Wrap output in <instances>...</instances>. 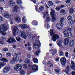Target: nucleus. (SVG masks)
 <instances>
[{
  "label": "nucleus",
  "instance_id": "nucleus-41",
  "mask_svg": "<svg viewBox=\"0 0 75 75\" xmlns=\"http://www.w3.org/2000/svg\"><path fill=\"white\" fill-rule=\"evenodd\" d=\"M74 9L72 8H71V9L69 11V12L70 14H72L74 12Z\"/></svg>",
  "mask_w": 75,
  "mask_h": 75
},
{
  "label": "nucleus",
  "instance_id": "nucleus-6",
  "mask_svg": "<svg viewBox=\"0 0 75 75\" xmlns=\"http://www.w3.org/2000/svg\"><path fill=\"white\" fill-rule=\"evenodd\" d=\"M17 54H15L14 55V56L13 58V59L12 60H11L10 62V63L11 64H14V63L15 62V61L17 62L18 60V58H17V57H16H16H17Z\"/></svg>",
  "mask_w": 75,
  "mask_h": 75
},
{
  "label": "nucleus",
  "instance_id": "nucleus-3",
  "mask_svg": "<svg viewBox=\"0 0 75 75\" xmlns=\"http://www.w3.org/2000/svg\"><path fill=\"white\" fill-rule=\"evenodd\" d=\"M17 35L19 37H21L22 38L24 39H27V36L25 35V32L24 31H19L17 33Z\"/></svg>",
  "mask_w": 75,
  "mask_h": 75
},
{
  "label": "nucleus",
  "instance_id": "nucleus-12",
  "mask_svg": "<svg viewBox=\"0 0 75 75\" xmlns=\"http://www.w3.org/2000/svg\"><path fill=\"white\" fill-rule=\"evenodd\" d=\"M17 31H18V29L17 27L15 26L13 31V34L14 36H16V35H17L16 33Z\"/></svg>",
  "mask_w": 75,
  "mask_h": 75
},
{
  "label": "nucleus",
  "instance_id": "nucleus-32",
  "mask_svg": "<svg viewBox=\"0 0 75 75\" xmlns=\"http://www.w3.org/2000/svg\"><path fill=\"white\" fill-rule=\"evenodd\" d=\"M63 33L64 35H65L64 37H65L68 34V31L67 30H64Z\"/></svg>",
  "mask_w": 75,
  "mask_h": 75
},
{
  "label": "nucleus",
  "instance_id": "nucleus-42",
  "mask_svg": "<svg viewBox=\"0 0 75 75\" xmlns=\"http://www.w3.org/2000/svg\"><path fill=\"white\" fill-rule=\"evenodd\" d=\"M16 39L17 41H18V42H20V41L21 40V38H20V37H16Z\"/></svg>",
  "mask_w": 75,
  "mask_h": 75
},
{
  "label": "nucleus",
  "instance_id": "nucleus-5",
  "mask_svg": "<svg viewBox=\"0 0 75 75\" xmlns=\"http://www.w3.org/2000/svg\"><path fill=\"white\" fill-rule=\"evenodd\" d=\"M41 45L40 41L38 40L35 41V43L33 44V46L35 48L37 49Z\"/></svg>",
  "mask_w": 75,
  "mask_h": 75
},
{
  "label": "nucleus",
  "instance_id": "nucleus-28",
  "mask_svg": "<svg viewBox=\"0 0 75 75\" xmlns=\"http://www.w3.org/2000/svg\"><path fill=\"white\" fill-rule=\"evenodd\" d=\"M66 73L67 74L68 72H69V66H67V67L65 71Z\"/></svg>",
  "mask_w": 75,
  "mask_h": 75
},
{
  "label": "nucleus",
  "instance_id": "nucleus-49",
  "mask_svg": "<svg viewBox=\"0 0 75 75\" xmlns=\"http://www.w3.org/2000/svg\"><path fill=\"white\" fill-rule=\"evenodd\" d=\"M16 54H17V56H16V58H18V57H17L18 55H21V53H19L18 54V53H16Z\"/></svg>",
  "mask_w": 75,
  "mask_h": 75
},
{
  "label": "nucleus",
  "instance_id": "nucleus-53",
  "mask_svg": "<svg viewBox=\"0 0 75 75\" xmlns=\"http://www.w3.org/2000/svg\"><path fill=\"white\" fill-rule=\"evenodd\" d=\"M2 51H3L5 52L8 51V49L6 48H4L2 50Z\"/></svg>",
  "mask_w": 75,
  "mask_h": 75
},
{
  "label": "nucleus",
  "instance_id": "nucleus-43",
  "mask_svg": "<svg viewBox=\"0 0 75 75\" xmlns=\"http://www.w3.org/2000/svg\"><path fill=\"white\" fill-rule=\"evenodd\" d=\"M14 4V2L12 0H10V6H13V4Z\"/></svg>",
  "mask_w": 75,
  "mask_h": 75
},
{
  "label": "nucleus",
  "instance_id": "nucleus-20",
  "mask_svg": "<svg viewBox=\"0 0 75 75\" xmlns=\"http://www.w3.org/2000/svg\"><path fill=\"white\" fill-rule=\"evenodd\" d=\"M3 16L6 18H9V14L8 13H4Z\"/></svg>",
  "mask_w": 75,
  "mask_h": 75
},
{
  "label": "nucleus",
  "instance_id": "nucleus-31",
  "mask_svg": "<svg viewBox=\"0 0 75 75\" xmlns=\"http://www.w3.org/2000/svg\"><path fill=\"white\" fill-rule=\"evenodd\" d=\"M1 61L2 62H7V60L6 58H2L1 59Z\"/></svg>",
  "mask_w": 75,
  "mask_h": 75
},
{
  "label": "nucleus",
  "instance_id": "nucleus-48",
  "mask_svg": "<svg viewBox=\"0 0 75 75\" xmlns=\"http://www.w3.org/2000/svg\"><path fill=\"white\" fill-rule=\"evenodd\" d=\"M55 9L57 11H59L60 10V7H57Z\"/></svg>",
  "mask_w": 75,
  "mask_h": 75
},
{
  "label": "nucleus",
  "instance_id": "nucleus-7",
  "mask_svg": "<svg viewBox=\"0 0 75 75\" xmlns=\"http://www.w3.org/2000/svg\"><path fill=\"white\" fill-rule=\"evenodd\" d=\"M19 27L22 29H23V28H27L29 27V25L25 24H23L20 25Z\"/></svg>",
  "mask_w": 75,
  "mask_h": 75
},
{
  "label": "nucleus",
  "instance_id": "nucleus-11",
  "mask_svg": "<svg viewBox=\"0 0 75 75\" xmlns=\"http://www.w3.org/2000/svg\"><path fill=\"white\" fill-rule=\"evenodd\" d=\"M32 69L34 71H37L38 69V65L35 64H34L32 67Z\"/></svg>",
  "mask_w": 75,
  "mask_h": 75
},
{
  "label": "nucleus",
  "instance_id": "nucleus-16",
  "mask_svg": "<svg viewBox=\"0 0 75 75\" xmlns=\"http://www.w3.org/2000/svg\"><path fill=\"white\" fill-rule=\"evenodd\" d=\"M52 17L51 21L52 22H54L55 21L57 20V18L56 17V16L54 15V16H51Z\"/></svg>",
  "mask_w": 75,
  "mask_h": 75
},
{
  "label": "nucleus",
  "instance_id": "nucleus-55",
  "mask_svg": "<svg viewBox=\"0 0 75 75\" xmlns=\"http://www.w3.org/2000/svg\"><path fill=\"white\" fill-rule=\"evenodd\" d=\"M66 3H70V0H66Z\"/></svg>",
  "mask_w": 75,
  "mask_h": 75
},
{
  "label": "nucleus",
  "instance_id": "nucleus-37",
  "mask_svg": "<svg viewBox=\"0 0 75 75\" xmlns=\"http://www.w3.org/2000/svg\"><path fill=\"white\" fill-rule=\"evenodd\" d=\"M71 64L73 66V67L72 66L71 67L72 69H73V68H74V67H75V63H74V62L73 61H72L71 62Z\"/></svg>",
  "mask_w": 75,
  "mask_h": 75
},
{
  "label": "nucleus",
  "instance_id": "nucleus-62",
  "mask_svg": "<svg viewBox=\"0 0 75 75\" xmlns=\"http://www.w3.org/2000/svg\"><path fill=\"white\" fill-rule=\"evenodd\" d=\"M20 11L19 10H17L16 13H20Z\"/></svg>",
  "mask_w": 75,
  "mask_h": 75
},
{
  "label": "nucleus",
  "instance_id": "nucleus-17",
  "mask_svg": "<svg viewBox=\"0 0 75 75\" xmlns=\"http://www.w3.org/2000/svg\"><path fill=\"white\" fill-rule=\"evenodd\" d=\"M74 21L73 20H71L70 22H69V24L71 26V27H74Z\"/></svg>",
  "mask_w": 75,
  "mask_h": 75
},
{
  "label": "nucleus",
  "instance_id": "nucleus-1",
  "mask_svg": "<svg viewBox=\"0 0 75 75\" xmlns=\"http://www.w3.org/2000/svg\"><path fill=\"white\" fill-rule=\"evenodd\" d=\"M7 25L5 24H2L0 26V33H2V35L4 36L6 35V33L4 32L6 31L7 30Z\"/></svg>",
  "mask_w": 75,
  "mask_h": 75
},
{
  "label": "nucleus",
  "instance_id": "nucleus-33",
  "mask_svg": "<svg viewBox=\"0 0 75 75\" xmlns=\"http://www.w3.org/2000/svg\"><path fill=\"white\" fill-rule=\"evenodd\" d=\"M33 61L34 63H35V64H37V63H38V59L35 58L33 59Z\"/></svg>",
  "mask_w": 75,
  "mask_h": 75
},
{
  "label": "nucleus",
  "instance_id": "nucleus-9",
  "mask_svg": "<svg viewBox=\"0 0 75 75\" xmlns=\"http://www.w3.org/2000/svg\"><path fill=\"white\" fill-rule=\"evenodd\" d=\"M62 42H63V40H60L59 41L57 42V44L59 47H60V48H62L63 47V45H62Z\"/></svg>",
  "mask_w": 75,
  "mask_h": 75
},
{
  "label": "nucleus",
  "instance_id": "nucleus-2",
  "mask_svg": "<svg viewBox=\"0 0 75 75\" xmlns=\"http://www.w3.org/2000/svg\"><path fill=\"white\" fill-rule=\"evenodd\" d=\"M54 30H50V35L52 36V40L54 42L56 41L57 40L59 39V35L58 34H54Z\"/></svg>",
  "mask_w": 75,
  "mask_h": 75
},
{
  "label": "nucleus",
  "instance_id": "nucleus-61",
  "mask_svg": "<svg viewBox=\"0 0 75 75\" xmlns=\"http://www.w3.org/2000/svg\"><path fill=\"white\" fill-rule=\"evenodd\" d=\"M6 42L8 43H10V38H9L8 40H7Z\"/></svg>",
  "mask_w": 75,
  "mask_h": 75
},
{
  "label": "nucleus",
  "instance_id": "nucleus-21",
  "mask_svg": "<svg viewBox=\"0 0 75 75\" xmlns=\"http://www.w3.org/2000/svg\"><path fill=\"white\" fill-rule=\"evenodd\" d=\"M51 16H55V12L54 10H52L50 12Z\"/></svg>",
  "mask_w": 75,
  "mask_h": 75
},
{
  "label": "nucleus",
  "instance_id": "nucleus-47",
  "mask_svg": "<svg viewBox=\"0 0 75 75\" xmlns=\"http://www.w3.org/2000/svg\"><path fill=\"white\" fill-rule=\"evenodd\" d=\"M17 3L18 4H22L21 0H18L17 1Z\"/></svg>",
  "mask_w": 75,
  "mask_h": 75
},
{
  "label": "nucleus",
  "instance_id": "nucleus-24",
  "mask_svg": "<svg viewBox=\"0 0 75 75\" xmlns=\"http://www.w3.org/2000/svg\"><path fill=\"white\" fill-rule=\"evenodd\" d=\"M25 63H26V64H29V63H30L31 62V61H30V60L28 59H25L24 60Z\"/></svg>",
  "mask_w": 75,
  "mask_h": 75
},
{
  "label": "nucleus",
  "instance_id": "nucleus-19",
  "mask_svg": "<svg viewBox=\"0 0 75 75\" xmlns=\"http://www.w3.org/2000/svg\"><path fill=\"white\" fill-rule=\"evenodd\" d=\"M10 41L11 43H13L14 42H16V40L14 38L11 37L10 38Z\"/></svg>",
  "mask_w": 75,
  "mask_h": 75
},
{
  "label": "nucleus",
  "instance_id": "nucleus-56",
  "mask_svg": "<svg viewBox=\"0 0 75 75\" xmlns=\"http://www.w3.org/2000/svg\"><path fill=\"white\" fill-rule=\"evenodd\" d=\"M27 65L26 64H24V68L25 69H26V68H27Z\"/></svg>",
  "mask_w": 75,
  "mask_h": 75
},
{
  "label": "nucleus",
  "instance_id": "nucleus-51",
  "mask_svg": "<svg viewBox=\"0 0 75 75\" xmlns=\"http://www.w3.org/2000/svg\"><path fill=\"white\" fill-rule=\"evenodd\" d=\"M55 71L57 72V73H58V74H59V70H58L57 69H55Z\"/></svg>",
  "mask_w": 75,
  "mask_h": 75
},
{
  "label": "nucleus",
  "instance_id": "nucleus-26",
  "mask_svg": "<svg viewBox=\"0 0 75 75\" xmlns=\"http://www.w3.org/2000/svg\"><path fill=\"white\" fill-rule=\"evenodd\" d=\"M32 24L33 25H37L38 24V22L36 21H33L32 22Z\"/></svg>",
  "mask_w": 75,
  "mask_h": 75
},
{
  "label": "nucleus",
  "instance_id": "nucleus-27",
  "mask_svg": "<svg viewBox=\"0 0 75 75\" xmlns=\"http://www.w3.org/2000/svg\"><path fill=\"white\" fill-rule=\"evenodd\" d=\"M52 53L51 54H52V55L54 56V55H55V54L57 52V51L55 49H53L52 50Z\"/></svg>",
  "mask_w": 75,
  "mask_h": 75
},
{
  "label": "nucleus",
  "instance_id": "nucleus-54",
  "mask_svg": "<svg viewBox=\"0 0 75 75\" xmlns=\"http://www.w3.org/2000/svg\"><path fill=\"white\" fill-rule=\"evenodd\" d=\"M4 42L3 41H0V44H2V45H3L4 44Z\"/></svg>",
  "mask_w": 75,
  "mask_h": 75
},
{
  "label": "nucleus",
  "instance_id": "nucleus-46",
  "mask_svg": "<svg viewBox=\"0 0 75 75\" xmlns=\"http://www.w3.org/2000/svg\"><path fill=\"white\" fill-rule=\"evenodd\" d=\"M20 75H24V71L23 70L21 71L20 73Z\"/></svg>",
  "mask_w": 75,
  "mask_h": 75
},
{
  "label": "nucleus",
  "instance_id": "nucleus-57",
  "mask_svg": "<svg viewBox=\"0 0 75 75\" xmlns=\"http://www.w3.org/2000/svg\"><path fill=\"white\" fill-rule=\"evenodd\" d=\"M13 8H15V9H18V7L17 6H14Z\"/></svg>",
  "mask_w": 75,
  "mask_h": 75
},
{
  "label": "nucleus",
  "instance_id": "nucleus-15",
  "mask_svg": "<svg viewBox=\"0 0 75 75\" xmlns=\"http://www.w3.org/2000/svg\"><path fill=\"white\" fill-rule=\"evenodd\" d=\"M35 36L34 35H31L29 36L30 40L31 41H34L35 40Z\"/></svg>",
  "mask_w": 75,
  "mask_h": 75
},
{
  "label": "nucleus",
  "instance_id": "nucleus-64",
  "mask_svg": "<svg viewBox=\"0 0 75 75\" xmlns=\"http://www.w3.org/2000/svg\"><path fill=\"white\" fill-rule=\"evenodd\" d=\"M72 75H75V71H72Z\"/></svg>",
  "mask_w": 75,
  "mask_h": 75
},
{
  "label": "nucleus",
  "instance_id": "nucleus-50",
  "mask_svg": "<svg viewBox=\"0 0 75 75\" xmlns=\"http://www.w3.org/2000/svg\"><path fill=\"white\" fill-rule=\"evenodd\" d=\"M17 10L16 9H15V8H13V12H15L16 13L17 11Z\"/></svg>",
  "mask_w": 75,
  "mask_h": 75
},
{
  "label": "nucleus",
  "instance_id": "nucleus-35",
  "mask_svg": "<svg viewBox=\"0 0 75 75\" xmlns=\"http://www.w3.org/2000/svg\"><path fill=\"white\" fill-rule=\"evenodd\" d=\"M50 21H51V18L50 17H48L46 18V21L47 23H48Z\"/></svg>",
  "mask_w": 75,
  "mask_h": 75
},
{
  "label": "nucleus",
  "instance_id": "nucleus-34",
  "mask_svg": "<svg viewBox=\"0 0 75 75\" xmlns=\"http://www.w3.org/2000/svg\"><path fill=\"white\" fill-rule=\"evenodd\" d=\"M66 12V11H65V10L64 9H62L60 11V13L61 14H64Z\"/></svg>",
  "mask_w": 75,
  "mask_h": 75
},
{
  "label": "nucleus",
  "instance_id": "nucleus-23",
  "mask_svg": "<svg viewBox=\"0 0 75 75\" xmlns=\"http://www.w3.org/2000/svg\"><path fill=\"white\" fill-rule=\"evenodd\" d=\"M74 41L73 40H71L69 42V45L70 47H72L74 45Z\"/></svg>",
  "mask_w": 75,
  "mask_h": 75
},
{
  "label": "nucleus",
  "instance_id": "nucleus-45",
  "mask_svg": "<svg viewBox=\"0 0 75 75\" xmlns=\"http://www.w3.org/2000/svg\"><path fill=\"white\" fill-rule=\"evenodd\" d=\"M43 14L44 16H47V14H48V11H46V13L45 12H43Z\"/></svg>",
  "mask_w": 75,
  "mask_h": 75
},
{
  "label": "nucleus",
  "instance_id": "nucleus-44",
  "mask_svg": "<svg viewBox=\"0 0 75 75\" xmlns=\"http://www.w3.org/2000/svg\"><path fill=\"white\" fill-rule=\"evenodd\" d=\"M59 55L60 56H62L63 55V52L61 50H59Z\"/></svg>",
  "mask_w": 75,
  "mask_h": 75
},
{
  "label": "nucleus",
  "instance_id": "nucleus-60",
  "mask_svg": "<svg viewBox=\"0 0 75 75\" xmlns=\"http://www.w3.org/2000/svg\"><path fill=\"white\" fill-rule=\"evenodd\" d=\"M1 40H6V38H4L3 37H2L1 38Z\"/></svg>",
  "mask_w": 75,
  "mask_h": 75
},
{
  "label": "nucleus",
  "instance_id": "nucleus-63",
  "mask_svg": "<svg viewBox=\"0 0 75 75\" xmlns=\"http://www.w3.org/2000/svg\"><path fill=\"white\" fill-rule=\"evenodd\" d=\"M64 6L63 5H61L60 6V8H64Z\"/></svg>",
  "mask_w": 75,
  "mask_h": 75
},
{
  "label": "nucleus",
  "instance_id": "nucleus-14",
  "mask_svg": "<svg viewBox=\"0 0 75 75\" xmlns=\"http://www.w3.org/2000/svg\"><path fill=\"white\" fill-rule=\"evenodd\" d=\"M72 36V33H69L67 34L66 36L65 37H67L68 38H71Z\"/></svg>",
  "mask_w": 75,
  "mask_h": 75
},
{
  "label": "nucleus",
  "instance_id": "nucleus-36",
  "mask_svg": "<svg viewBox=\"0 0 75 75\" xmlns=\"http://www.w3.org/2000/svg\"><path fill=\"white\" fill-rule=\"evenodd\" d=\"M48 4L49 6H52L53 3L52 1H49L48 2Z\"/></svg>",
  "mask_w": 75,
  "mask_h": 75
},
{
  "label": "nucleus",
  "instance_id": "nucleus-52",
  "mask_svg": "<svg viewBox=\"0 0 75 75\" xmlns=\"http://www.w3.org/2000/svg\"><path fill=\"white\" fill-rule=\"evenodd\" d=\"M3 20V17L0 16V21H2Z\"/></svg>",
  "mask_w": 75,
  "mask_h": 75
},
{
  "label": "nucleus",
  "instance_id": "nucleus-8",
  "mask_svg": "<svg viewBox=\"0 0 75 75\" xmlns=\"http://www.w3.org/2000/svg\"><path fill=\"white\" fill-rule=\"evenodd\" d=\"M10 70V67L9 66H6L3 69V72L4 74L7 73Z\"/></svg>",
  "mask_w": 75,
  "mask_h": 75
},
{
  "label": "nucleus",
  "instance_id": "nucleus-4",
  "mask_svg": "<svg viewBox=\"0 0 75 75\" xmlns=\"http://www.w3.org/2000/svg\"><path fill=\"white\" fill-rule=\"evenodd\" d=\"M22 65L21 64H17L15 67L14 69L15 71H19L22 69Z\"/></svg>",
  "mask_w": 75,
  "mask_h": 75
},
{
  "label": "nucleus",
  "instance_id": "nucleus-30",
  "mask_svg": "<svg viewBox=\"0 0 75 75\" xmlns=\"http://www.w3.org/2000/svg\"><path fill=\"white\" fill-rule=\"evenodd\" d=\"M23 22L24 23H26V22H27V20H26V18L25 17V16H24L23 18L22 19Z\"/></svg>",
  "mask_w": 75,
  "mask_h": 75
},
{
  "label": "nucleus",
  "instance_id": "nucleus-38",
  "mask_svg": "<svg viewBox=\"0 0 75 75\" xmlns=\"http://www.w3.org/2000/svg\"><path fill=\"white\" fill-rule=\"evenodd\" d=\"M6 65V63L3 62H0V68H1V66H4Z\"/></svg>",
  "mask_w": 75,
  "mask_h": 75
},
{
  "label": "nucleus",
  "instance_id": "nucleus-39",
  "mask_svg": "<svg viewBox=\"0 0 75 75\" xmlns=\"http://www.w3.org/2000/svg\"><path fill=\"white\" fill-rule=\"evenodd\" d=\"M72 19V16H71L69 15L67 17V19H68V20H69V21H71Z\"/></svg>",
  "mask_w": 75,
  "mask_h": 75
},
{
  "label": "nucleus",
  "instance_id": "nucleus-29",
  "mask_svg": "<svg viewBox=\"0 0 75 75\" xmlns=\"http://www.w3.org/2000/svg\"><path fill=\"white\" fill-rule=\"evenodd\" d=\"M40 50L39 49H38L36 52L35 54L38 57V54L40 53Z\"/></svg>",
  "mask_w": 75,
  "mask_h": 75
},
{
  "label": "nucleus",
  "instance_id": "nucleus-40",
  "mask_svg": "<svg viewBox=\"0 0 75 75\" xmlns=\"http://www.w3.org/2000/svg\"><path fill=\"white\" fill-rule=\"evenodd\" d=\"M39 10L40 11H42L44 10V7L43 6H41L39 7Z\"/></svg>",
  "mask_w": 75,
  "mask_h": 75
},
{
  "label": "nucleus",
  "instance_id": "nucleus-25",
  "mask_svg": "<svg viewBox=\"0 0 75 75\" xmlns=\"http://www.w3.org/2000/svg\"><path fill=\"white\" fill-rule=\"evenodd\" d=\"M65 19L63 17H62L60 18V21L61 24H63L64 23V21H65Z\"/></svg>",
  "mask_w": 75,
  "mask_h": 75
},
{
  "label": "nucleus",
  "instance_id": "nucleus-59",
  "mask_svg": "<svg viewBox=\"0 0 75 75\" xmlns=\"http://www.w3.org/2000/svg\"><path fill=\"white\" fill-rule=\"evenodd\" d=\"M66 30H69V31H71L72 29L71 28H67L66 29Z\"/></svg>",
  "mask_w": 75,
  "mask_h": 75
},
{
  "label": "nucleus",
  "instance_id": "nucleus-58",
  "mask_svg": "<svg viewBox=\"0 0 75 75\" xmlns=\"http://www.w3.org/2000/svg\"><path fill=\"white\" fill-rule=\"evenodd\" d=\"M65 55L66 57H68V52H66L65 53Z\"/></svg>",
  "mask_w": 75,
  "mask_h": 75
},
{
  "label": "nucleus",
  "instance_id": "nucleus-13",
  "mask_svg": "<svg viewBox=\"0 0 75 75\" xmlns=\"http://www.w3.org/2000/svg\"><path fill=\"white\" fill-rule=\"evenodd\" d=\"M56 27H57V28L58 29V30H61L62 28V25H61V24L60 23L57 24L56 25Z\"/></svg>",
  "mask_w": 75,
  "mask_h": 75
},
{
  "label": "nucleus",
  "instance_id": "nucleus-18",
  "mask_svg": "<svg viewBox=\"0 0 75 75\" xmlns=\"http://www.w3.org/2000/svg\"><path fill=\"white\" fill-rule=\"evenodd\" d=\"M64 44L65 45H68L69 44V39L68 38H66L64 40Z\"/></svg>",
  "mask_w": 75,
  "mask_h": 75
},
{
  "label": "nucleus",
  "instance_id": "nucleus-22",
  "mask_svg": "<svg viewBox=\"0 0 75 75\" xmlns=\"http://www.w3.org/2000/svg\"><path fill=\"white\" fill-rule=\"evenodd\" d=\"M15 20L16 21L18 22V23H20L21 21L20 18L18 16L16 17V18L15 19Z\"/></svg>",
  "mask_w": 75,
  "mask_h": 75
},
{
  "label": "nucleus",
  "instance_id": "nucleus-10",
  "mask_svg": "<svg viewBox=\"0 0 75 75\" xmlns=\"http://www.w3.org/2000/svg\"><path fill=\"white\" fill-rule=\"evenodd\" d=\"M61 62L62 64V65H65V62L66 61V59L65 58V57H63L61 59Z\"/></svg>",
  "mask_w": 75,
  "mask_h": 75
}]
</instances>
